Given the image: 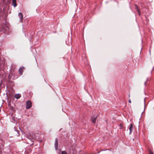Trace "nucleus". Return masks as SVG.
I'll list each match as a JSON object with an SVG mask.
<instances>
[{
	"instance_id": "f257e3e1",
	"label": "nucleus",
	"mask_w": 154,
	"mask_h": 154,
	"mask_svg": "<svg viewBox=\"0 0 154 154\" xmlns=\"http://www.w3.org/2000/svg\"><path fill=\"white\" fill-rule=\"evenodd\" d=\"M26 108L29 109L32 106V103L30 100L28 101L26 103Z\"/></svg>"
},
{
	"instance_id": "f03ea898",
	"label": "nucleus",
	"mask_w": 154,
	"mask_h": 154,
	"mask_svg": "<svg viewBox=\"0 0 154 154\" xmlns=\"http://www.w3.org/2000/svg\"><path fill=\"white\" fill-rule=\"evenodd\" d=\"M18 16L20 18V21L22 22L23 19V16L22 14L21 13H20L18 14Z\"/></svg>"
},
{
	"instance_id": "7ed1b4c3",
	"label": "nucleus",
	"mask_w": 154,
	"mask_h": 154,
	"mask_svg": "<svg viewBox=\"0 0 154 154\" xmlns=\"http://www.w3.org/2000/svg\"><path fill=\"white\" fill-rule=\"evenodd\" d=\"M24 69V67H21L19 70V73L22 75L23 72V70Z\"/></svg>"
},
{
	"instance_id": "20e7f679",
	"label": "nucleus",
	"mask_w": 154,
	"mask_h": 154,
	"mask_svg": "<svg viewBox=\"0 0 154 154\" xmlns=\"http://www.w3.org/2000/svg\"><path fill=\"white\" fill-rule=\"evenodd\" d=\"M97 117H92L91 118V121L93 123H95L96 122Z\"/></svg>"
},
{
	"instance_id": "39448f33",
	"label": "nucleus",
	"mask_w": 154,
	"mask_h": 154,
	"mask_svg": "<svg viewBox=\"0 0 154 154\" xmlns=\"http://www.w3.org/2000/svg\"><path fill=\"white\" fill-rule=\"evenodd\" d=\"M12 4L13 5L14 7H16L17 6L16 0H13Z\"/></svg>"
},
{
	"instance_id": "423d86ee",
	"label": "nucleus",
	"mask_w": 154,
	"mask_h": 154,
	"mask_svg": "<svg viewBox=\"0 0 154 154\" xmlns=\"http://www.w3.org/2000/svg\"><path fill=\"white\" fill-rule=\"evenodd\" d=\"M21 97V95L20 94H16L15 95V97L17 99Z\"/></svg>"
},
{
	"instance_id": "0eeeda50",
	"label": "nucleus",
	"mask_w": 154,
	"mask_h": 154,
	"mask_svg": "<svg viewBox=\"0 0 154 154\" xmlns=\"http://www.w3.org/2000/svg\"><path fill=\"white\" fill-rule=\"evenodd\" d=\"M133 127V126L132 124H131V125H130V127L129 128V130H130V133H131V131H132Z\"/></svg>"
},
{
	"instance_id": "6e6552de",
	"label": "nucleus",
	"mask_w": 154,
	"mask_h": 154,
	"mask_svg": "<svg viewBox=\"0 0 154 154\" xmlns=\"http://www.w3.org/2000/svg\"><path fill=\"white\" fill-rule=\"evenodd\" d=\"M135 6H136V8L137 10V11L139 14L140 15V9H139V8H138V7H137V5H136Z\"/></svg>"
},
{
	"instance_id": "1a4fd4ad",
	"label": "nucleus",
	"mask_w": 154,
	"mask_h": 154,
	"mask_svg": "<svg viewBox=\"0 0 154 154\" xmlns=\"http://www.w3.org/2000/svg\"><path fill=\"white\" fill-rule=\"evenodd\" d=\"M55 146H57L58 145V140L57 139L56 140V143H55Z\"/></svg>"
},
{
	"instance_id": "9d476101",
	"label": "nucleus",
	"mask_w": 154,
	"mask_h": 154,
	"mask_svg": "<svg viewBox=\"0 0 154 154\" xmlns=\"http://www.w3.org/2000/svg\"><path fill=\"white\" fill-rule=\"evenodd\" d=\"M61 154H67V153L65 151L62 152Z\"/></svg>"
},
{
	"instance_id": "9b49d317",
	"label": "nucleus",
	"mask_w": 154,
	"mask_h": 154,
	"mask_svg": "<svg viewBox=\"0 0 154 154\" xmlns=\"http://www.w3.org/2000/svg\"><path fill=\"white\" fill-rule=\"evenodd\" d=\"M149 154H153V152L152 151L150 150L149 151Z\"/></svg>"
},
{
	"instance_id": "f8f14e48",
	"label": "nucleus",
	"mask_w": 154,
	"mask_h": 154,
	"mask_svg": "<svg viewBox=\"0 0 154 154\" xmlns=\"http://www.w3.org/2000/svg\"><path fill=\"white\" fill-rule=\"evenodd\" d=\"M129 103H131V100L130 99H129Z\"/></svg>"
},
{
	"instance_id": "ddd939ff",
	"label": "nucleus",
	"mask_w": 154,
	"mask_h": 154,
	"mask_svg": "<svg viewBox=\"0 0 154 154\" xmlns=\"http://www.w3.org/2000/svg\"><path fill=\"white\" fill-rule=\"evenodd\" d=\"M122 125H122V124L120 125V126H121V127H122Z\"/></svg>"
},
{
	"instance_id": "4468645a",
	"label": "nucleus",
	"mask_w": 154,
	"mask_h": 154,
	"mask_svg": "<svg viewBox=\"0 0 154 154\" xmlns=\"http://www.w3.org/2000/svg\"><path fill=\"white\" fill-rule=\"evenodd\" d=\"M145 85H146V82L145 83Z\"/></svg>"
},
{
	"instance_id": "2eb2a0df",
	"label": "nucleus",
	"mask_w": 154,
	"mask_h": 154,
	"mask_svg": "<svg viewBox=\"0 0 154 154\" xmlns=\"http://www.w3.org/2000/svg\"><path fill=\"white\" fill-rule=\"evenodd\" d=\"M130 95H129V97H130Z\"/></svg>"
}]
</instances>
